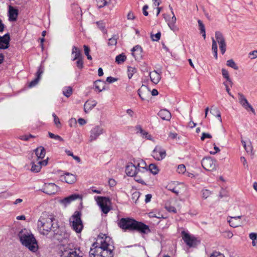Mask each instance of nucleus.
<instances>
[{"label":"nucleus","instance_id":"obj_24","mask_svg":"<svg viewBox=\"0 0 257 257\" xmlns=\"http://www.w3.org/2000/svg\"><path fill=\"white\" fill-rule=\"evenodd\" d=\"M61 180L68 184H73L76 181V177L70 173H65L63 176H61Z\"/></svg>","mask_w":257,"mask_h":257},{"label":"nucleus","instance_id":"obj_9","mask_svg":"<svg viewBox=\"0 0 257 257\" xmlns=\"http://www.w3.org/2000/svg\"><path fill=\"white\" fill-rule=\"evenodd\" d=\"M142 159H133L131 162H128L125 167V173L127 176L134 177L136 176L139 169Z\"/></svg>","mask_w":257,"mask_h":257},{"label":"nucleus","instance_id":"obj_17","mask_svg":"<svg viewBox=\"0 0 257 257\" xmlns=\"http://www.w3.org/2000/svg\"><path fill=\"white\" fill-rule=\"evenodd\" d=\"M132 54L135 59L140 61L143 58V49L139 45H136L132 49Z\"/></svg>","mask_w":257,"mask_h":257},{"label":"nucleus","instance_id":"obj_48","mask_svg":"<svg viewBox=\"0 0 257 257\" xmlns=\"http://www.w3.org/2000/svg\"><path fill=\"white\" fill-rule=\"evenodd\" d=\"M151 37L153 41H158L160 39L161 33L158 32L156 34H151Z\"/></svg>","mask_w":257,"mask_h":257},{"label":"nucleus","instance_id":"obj_44","mask_svg":"<svg viewBox=\"0 0 257 257\" xmlns=\"http://www.w3.org/2000/svg\"><path fill=\"white\" fill-rule=\"evenodd\" d=\"M49 136L50 138L51 139H55V140H58L60 142H63L64 141V140L62 138H61L60 136L59 135H55L52 133H50L49 132Z\"/></svg>","mask_w":257,"mask_h":257},{"label":"nucleus","instance_id":"obj_50","mask_svg":"<svg viewBox=\"0 0 257 257\" xmlns=\"http://www.w3.org/2000/svg\"><path fill=\"white\" fill-rule=\"evenodd\" d=\"M44 71L43 67L41 65L39 67L36 73V77L40 79L42 74Z\"/></svg>","mask_w":257,"mask_h":257},{"label":"nucleus","instance_id":"obj_42","mask_svg":"<svg viewBox=\"0 0 257 257\" xmlns=\"http://www.w3.org/2000/svg\"><path fill=\"white\" fill-rule=\"evenodd\" d=\"M202 197L203 199H206L211 195V192L208 189H203L201 191Z\"/></svg>","mask_w":257,"mask_h":257},{"label":"nucleus","instance_id":"obj_18","mask_svg":"<svg viewBox=\"0 0 257 257\" xmlns=\"http://www.w3.org/2000/svg\"><path fill=\"white\" fill-rule=\"evenodd\" d=\"M10 36L9 33L0 36V49H6L9 47Z\"/></svg>","mask_w":257,"mask_h":257},{"label":"nucleus","instance_id":"obj_45","mask_svg":"<svg viewBox=\"0 0 257 257\" xmlns=\"http://www.w3.org/2000/svg\"><path fill=\"white\" fill-rule=\"evenodd\" d=\"M177 171L179 174H184L186 172V167L184 165L180 164L178 166Z\"/></svg>","mask_w":257,"mask_h":257},{"label":"nucleus","instance_id":"obj_16","mask_svg":"<svg viewBox=\"0 0 257 257\" xmlns=\"http://www.w3.org/2000/svg\"><path fill=\"white\" fill-rule=\"evenodd\" d=\"M238 100L239 103L246 109L249 108L252 112H254V110L251 105L248 103L245 96L240 93H238Z\"/></svg>","mask_w":257,"mask_h":257},{"label":"nucleus","instance_id":"obj_13","mask_svg":"<svg viewBox=\"0 0 257 257\" xmlns=\"http://www.w3.org/2000/svg\"><path fill=\"white\" fill-rule=\"evenodd\" d=\"M152 157L157 161L163 160L166 156V152L164 149L157 146L152 152Z\"/></svg>","mask_w":257,"mask_h":257},{"label":"nucleus","instance_id":"obj_39","mask_svg":"<svg viewBox=\"0 0 257 257\" xmlns=\"http://www.w3.org/2000/svg\"><path fill=\"white\" fill-rule=\"evenodd\" d=\"M126 60V56L123 53L117 55L115 57V61L118 64H121L123 63Z\"/></svg>","mask_w":257,"mask_h":257},{"label":"nucleus","instance_id":"obj_15","mask_svg":"<svg viewBox=\"0 0 257 257\" xmlns=\"http://www.w3.org/2000/svg\"><path fill=\"white\" fill-rule=\"evenodd\" d=\"M48 158L43 161L37 160L36 162H32L31 163V171L35 173L39 172L42 168V166H45L48 164Z\"/></svg>","mask_w":257,"mask_h":257},{"label":"nucleus","instance_id":"obj_49","mask_svg":"<svg viewBox=\"0 0 257 257\" xmlns=\"http://www.w3.org/2000/svg\"><path fill=\"white\" fill-rule=\"evenodd\" d=\"M76 61V65L78 68L79 69H82L83 67V61L82 59V57L77 58Z\"/></svg>","mask_w":257,"mask_h":257},{"label":"nucleus","instance_id":"obj_64","mask_svg":"<svg viewBox=\"0 0 257 257\" xmlns=\"http://www.w3.org/2000/svg\"><path fill=\"white\" fill-rule=\"evenodd\" d=\"M249 55H252L253 57L251 58V59H255L257 58V50H254L252 52H250L249 53Z\"/></svg>","mask_w":257,"mask_h":257},{"label":"nucleus","instance_id":"obj_12","mask_svg":"<svg viewBox=\"0 0 257 257\" xmlns=\"http://www.w3.org/2000/svg\"><path fill=\"white\" fill-rule=\"evenodd\" d=\"M105 132L104 128L99 125L93 127L90 131L89 142L95 141L99 136Z\"/></svg>","mask_w":257,"mask_h":257},{"label":"nucleus","instance_id":"obj_43","mask_svg":"<svg viewBox=\"0 0 257 257\" xmlns=\"http://www.w3.org/2000/svg\"><path fill=\"white\" fill-rule=\"evenodd\" d=\"M140 193L138 191H135L132 194V199L134 203H137V201L140 197Z\"/></svg>","mask_w":257,"mask_h":257},{"label":"nucleus","instance_id":"obj_32","mask_svg":"<svg viewBox=\"0 0 257 257\" xmlns=\"http://www.w3.org/2000/svg\"><path fill=\"white\" fill-rule=\"evenodd\" d=\"M72 54L74 55V57L72 60L73 61L76 60L77 58L82 57L80 50L76 46L72 47Z\"/></svg>","mask_w":257,"mask_h":257},{"label":"nucleus","instance_id":"obj_34","mask_svg":"<svg viewBox=\"0 0 257 257\" xmlns=\"http://www.w3.org/2000/svg\"><path fill=\"white\" fill-rule=\"evenodd\" d=\"M221 71H222V76H223V77L226 79L227 81L228 82V83L230 85V86H232L233 83L229 77V73H228V71L223 68L222 69Z\"/></svg>","mask_w":257,"mask_h":257},{"label":"nucleus","instance_id":"obj_6","mask_svg":"<svg viewBox=\"0 0 257 257\" xmlns=\"http://www.w3.org/2000/svg\"><path fill=\"white\" fill-rule=\"evenodd\" d=\"M136 176L135 177L136 181L143 185H146L145 181L149 179L150 177V171L147 168V165L143 160L141 161V164Z\"/></svg>","mask_w":257,"mask_h":257},{"label":"nucleus","instance_id":"obj_36","mask_svg":"<svg viewBox=\"0 0 257 257\" xmlns=\"http://www.w3.org/2000/svg\"><path fill=\"white\" fill-rule=\"evenodd\" d=\"M211 110L212 111H211V113L215 115L216 117H217L218 119H219V121L221 122H222V119H221V114H220V112L219 111V110H218V109L216 107H214L213 108H212V107H211Z\"/></svg>","mask_w":257,"mask_h":257},{"label":"nucleus","instance_id":"obj_11","mask_svg":"<svg viewBox=\"0 0 257 257\" xmlns=\"http://www.w3.org/2000/svg\"><path fill=\"white\" fill-rule=\"evenodd\" d=\"M202 167L206 171H212L216 168V161L208 157L204 158L201 161Z\"/></svg>","mask_w":257,"mask_h":257},{"label":"nucleus","instance_id":"obj_3","mask_svg":"<svg viewBox=\"0 0 257 257\" xmlns=\"http://www.w3.org/2000/svg\"><path fill=\"white\" fill-rule=\"evenodd\" d=\"M118 226L123 230H137L145 233L150 231L149 227L144 223L130 218H122L117 222Z\"/></svg>","mask_w":257,"mask_h":257},{"label":"nucleus","instance_id":"obj_40","mask_svg":"<svg viewBox=\"0 0 257 257\" xmlns=\"http://www.w3.org/2000/svg\"><path fill=\"white\" fill-rule=\"evenodd\" d=\"M117 36L113 35L111 38L109 39L108 45L109 46H115L117 43Z\"/></svg>","mask_w":257,"mask_h":257},{"label":"nucleus","instance_id":"obj_28","mask_svg":"<svg viewBox=\"0 0 257 257\" xmlns=\"http://www.w3.org/2000/svg\"><path fill=\"white\" fill-rule=\"evenodd\" d=\"M97 104V102L94 100H89L87 101L84 105V109L85 112L87 113L88 111L93 109Z\"/></svg>","mask_w":257,"mask_h":257},{"label":"nucleus","instance_id":"obj_31","mask_svg":"<svg viewBox=\"0 0 257 257\" xmlns=\"http://www.w3.org/2000/svg\"><path fill=\"white\" fill-rule=\"evenodd\" d=\"M94 85L95 90L98 91V92H101L104 89L105 83L103 81L96 80L94 82Z\"/></svg>","mask_w":257,"mask_h":257},{"label":"nucleus","instance_id":"obj_7","mask_svg":"<svg viewBox=\"0 0 257 257\" xmlns=\"http://www.w3.org/2000/svg\"><path fill=\"white\" fill-rule=\"evenodd\" d=\"M81 216V212L76 211L69 219L70 226L76 233H80L83 228Z\"/></svg>","mask_w":257,"mask_h":257},{"label":"nucleus","instance_id":"obj_21","mask_svg":"<svg viewBox=\"0 0 257 257\" xmlns=\"http://www.w3.org/2000/svg\"><path fill=\"white\" fill-rule=\"evenodd\" d=\"M18 10L11 6L9 7L8 17L10 22H15L17 20L18 16Z\"/></svg>","mask_w":257,"mask_h":257},{"label":"nucleus","instance_id":"obj_38","mask_svg":"<svg viewBox=\"0 0 257 257\" xmlns=\"http://www.w3.org/2000/svg\"><path fill=\"white\" fill-rule=\"evenodd\" d=\"M137 70L135 67H128L127 68V76L129 79H131L133 75L137 72Z\"/></svg>","mask_w":257,"mask_h":257},{"label":"nucleus","instance_id":"obj_63","mask_svg":"<svg viewBox=\"0 0 257 257\" xmlns=\"http://www.w3.org/2000/svg\"><path fill=\"white\" fill-rule=\"evenodd\" d=\"M84 53L87 56V55L89 54L90 52V49L88 46L84 45Z\"/></svg>","mask_w":257,"mask_h":257},{"label":"nucleus","instance_id":"obj_55","mask_svg":"<svg viewBox=\"0 0 257 257\" xmlns=\"http://www.w3.org/2000/svg\"><path fill=\"white\" fill-rule=\"evenodd\" d=\"M223 236L225 238H231L233 236V233L230 231H225L223 232Z\"/></svg>","mask_w":257,"mask_h":257},{"label":"nucleus","instance_id":"obj_19","mask_svg":"<svg viewBox=\"0 0 257 257\" xmlns=\"http://www.w3.org/2000/svg\"><path fill=\"white\" fill-rule=\"evenodd\" d=\"M77 199H80L82 200V196L80 195L77 194H72L67 197L64 198L63 199L61 200V203L64 204L65 206H67L69 203H70L72 201L76 200Z\"/></svg>","mask_w":257,"mask_h":257},{"label":"nucleus","instance_id":"obj_57","mask_svg":"<svg viewBox=\"0 0 257 257\" xmlns=\"http://www.w3.org/2000/svg\"><path fill=\"white\" fill-rule=\"evenodd\" d=\"M165 208L166 209L169 211V212H174V213H176V208H175V207L174 206H170V205H169V206H165Z\"/></svg>","mask_w":257,"mask_h":257},{"label":"nucleus","instance_id":"obj_37","mask_svg":"<svg viewBox=\"0 0 257 257\" xmlns=\"http://www.w3.org/2000/svg\"><path fill=\"white\" fill-rule=\"evenodd\" d=\"M150 174L152 173L154 175H156L159 172V169L156 165L155 164H150L149 166V170Z\"/></svg>","mask_w":257,"mask_h":257},{"label":"nucleus","instance_id":"obj_30","mask_svg":"<svg viewBox=\"0 0 257 257\" xmlns=\"http://www.w3.org/2000/svg\"><path fill=\"white\" fill-rule=\"evenodd\" d=\"M136 130L137 133H140L143 138H146L148 140H151V136L149 133L143 130L140 125H137L136 127Z\"/></svg>","mask_w":257,"mask_h":257},{"label":"nucleus","instance_id":"obj_61","mask_svg":"<svg viewBox=\"0 0 257 257\" xmlns=\"http://www.w3.org/2000/svg\"><path fill=\"white\" fill-rule=\"evenodd\" d=\"M34 137L33 136H32V135H30L29 136L25 135V136H21L20 138L22 140L28 141L30 139V138H34Z\"/></svg>","mask_w":257,"mask_h":257},{"label":"nucleus","instance_id":"obj_2","mask_svg":"<svg viewBox=\"0 0 257 257\" xmlns=\"http://www.w3.org/2000/svg\"><path fill=\"white\" fill-rule=\"evenodd\" d=\"M55 220L53 214L47 212H43L37 221V229L43 235H47L55 227L53 222Z\"/></svg>","mask_w":257,"mask_h":257},{"label":"nucleus","instance_id":"obj_23","mask_svg":"<svg viewBox=\"0 0 257 257\" xmlns=\"http://www.w3.org/2000/svg\"><path fill=\"white\" fill-rule=\"evenodd\" d=\"M138 94L142 100H146L149 95V92L147 87L142 85L138 91Z\"/></svg>","mask_w":257,"mask_h":257},{"label":"nucleus","instance_id":"obj_22","mask_svg":"<svg viewBox=\"0 0 257 257\" xmlns=\"http://www.w3.org/2000/svg\"><path fill=\"white\" fill-rule=\"evenodd\" d=\"M183 235V239L184 242L190 247L193 246L196 244V239L188 233L182 232Z\"/></svg>","mask_w":257,"mask_h":257},{"label":"nucleus","instance_id":"obj_8","mask_svg":"<svg viewBox=\"0 0 257 257\" xmlns=\"http://www.w3.org/2000/svg\"><path fill=\"white\" fill-rule=\"evenodd\" d=\"M83 255L79 247L71 248L69 246H64L61 249V257H83Z\"/></svg>","mask_w":257,"mask_h":257},{"label":"nucleus","instance_id":"obj_25","mask_svg":"<svg viewBox=\"0 0 257 257\" xmlns=\"http://www.w3.org/2000/svg\"><path fill=\"white\" fill-rule=\"evenodd\" d=\"M161 71L158 72V71L154 70L152 72H151L149 75L151 81L156 84H158L161 78Z\"/></svg>","mask_w":257,"mask_h":257},{"label":"nucleus","instance_id":"obj_27","mask_svg":"<svg viewBox=\"0 0 257 257\" xmlns=\"http://www.w3.org/2000/svg\"><path fill=\"white\" fill-rule=\"evenodd\" d=\"M35 154L37 157L38 161L43 159L46 155V150L42 146H40L35 150Z\"/></svg>","mask_w":257,"mask_h":257},{"label":"nucleus","instance_id":"obj_47","mask_svg":"<svg viewBox=\"0 0 257 257\" xmlns=\"http://www.w3.org/2000/svg\"><path fill=\"white\" fill-rule=\"evenodd\" d=\"M97 5L99 8H101L107 4L106 0H96Z\"/></svg>","mask_w":257,"mask_h":257},{"label":"nucleus","instance_id":"obj_5","mask_svg":"<svg viewBox=\"0 0 257 257\" xmlns=\"http://www.w3.org/2000/svg\"><path fill=\"white\" fill-rule=\"evenodd\" d=\"M216 40L212 38V50L214 53V56L217 59V46L216 42L218 43L219 47L222 54H224L226 51V45L225 39L222 33L219 31L215 32Z\"/></svg>","mask_w":257,"mask_h":257},{"label":"nucleus","instance_id":"obj_41","mask_svg":"<svg viewBox=\"0 0 257 257\" xmlns=\"http://www.w3.org/2000/svg\"><path fill=\"white\" fill-rule=\"evenodd\" d=\"M226 65L232 68L234 70H238V66L232 59L227 60L226 62Z\"/></svg>","mask_w":257,"mask_h":257},{"label":"nucleus","instance_id":"obj_1","mask_svg":"<svg viewBox=\"0 0 257 257\" xmlns=\"http://www.w3.org/2000/svg\"><path fill=\"white\" fill-rule=\"evenodd\" d=\"M114 247L112 239L101 234L97 237L89 251L90 257H113Z\"/></svg>","mask_w":257,"mask_h":257},{"label":"nucleus","instance_id":"obj_26","mask_svg":"<svg viewBox=\"0 0 257 257\" xmlns=\"http://www.w3.org/2000/svg\"><path fill=\"white\" fill-rule=\"evenodd\" d=\"M240 218V216L229 217V219L228 220V222L230 226L232 227H237L240 225L241 223Z\"/></svg>","mask_w":257,"mask_h":257},{"label":"nucleus","instance_id":"obj_51","mask_svg":"<svg viewBox=\"0 0 257 257\" xmlns=\"http://www.w3.org/2000/svg\"><path fill=\"white\" fill-rule=\"evenodd\" d=\"M39 80H40V79L36 77V78H35L33 80H32V81H31L30 82V83L29 84V87L30 88L34 87L35 85H36L38 84Z\"/></svg>","mask_w":257,"mask_h":257},{"label":"nucleus","instance_id":"obj_52","mask_svg":"<svg viewBox=\"0 0 257 257\" xmlns=\"http://www.w3.org/2000/svg\"><path fill=\"white\" fill-rule=\"evenodd\" d=\"M96 24L98 28L102 31L105 32V25L104 23L102 21H98L96 23Z\"/></svg>","mask_w":257,"mask_h":257},{"label":"nucleus","instance_id":"obj_33","mask_svg":"<svg viewBox=\"0 0 257 257\" xmlns=\"http://www.w3.org/2000/svg\"><path fill=\"white\" fill-rule=\"evenodd\" d=\"M73 90L71 86H66L63 89V94L67 97H69L72 94Z\"/></svg>","mask_w":257,"mask_h":257},{"label":"nucleus","instance_id":"obj_29","mask_svg":"<svg viewBox=\"0 0 257 257\" xmlns=\"http://www.w3.org/2000/svg\"><path fill=\"white\" fill-rule=\"evenodd\" d=\"M158 115L163 119L170 120L171 118V113L167 109H161L158 113Z\"/></svg>","mask_w":257,"mask_h":257},{"label":"nucleus","instance_id":"obj_59","mask_svg":"<svg viewBox=\"0 0 257 257\" xmlns=\"http://www.w3.org/2000/svg\"><path fill=\"white\" fill-rule=\"evenodd\" d=\"M117 80V78L112 77L111 76L107 77L106 78V81L108 82L109 83H113Z\"/></svg>","mask_w":257,"mask_h":257},{"label":"nucleus","instance_id":"obj_62","mask_svg":"<svg viewBox=\"0 0 257 257\" xmlns=\"http://www.w3.org/2000/svg\"><path fill=\"white\" fill-rule=\"evenodd\" d=\"M148 8H149V7L148 5H145L143 8V14L145 16H147L148 15V12L147 11L148 10Z\"/></svg>","mask_w":257,"mask_h":257},{"label":"nucleus","instance_id":"obj_20","mask_svg":"<svg viewBox=\"0 0 257 257\" xmlns=\"http://www.w3.org/2000/svg\"><path fill=\"white\" fill-rule=\"evenodd\" d=\"M169 7L173 16L172 18L168 21V25L171 30L175 32L178 30V28L175 25L177 19L173 12L172 7L170 5Z\"/></svg>","mask_w":257,"mask_h":257},{"label":"nucleus","instance_id":"obj_58","mask_svg":"<svg viewBox=\"0 0 257 257\" xmlns=\"http://www.w3.org/2000/svg\"><path fill=\"white\" fill-rule=\"evenodd\" d=\"M136 18V17L135 16L134 13L130 11L128 12V13L127 15V19L128 20H134Z\"/></svg>","mask_w":257,"mask_h":257},{"label":"nucleus","instance_id":"obj_14","mask_svg":"<svg viewBox=\"0 0 257 257\" xmlns=\"http://www.w3.org/2000/svg\"><path fill=\"white\" fill-rule=\"evenodd\" d=\"M59 189V187L54 183H45L41 190L46 194L52 195L57 193Z\"/></svg>","mask_w":257,"mask_h":257},{"label":"nucleus","instance_id":"obj_4","mask_svg":"<svg viewBox=\"0 0 257 257\" xmlns=\"http://www.w3.org/2000/svg\"><path fill=\"white\" fill-rule=\"evenodd\" d=\"M20 240L24 246L30 251L35 252L38 249V244L33 234L27 230L22 231L19 234Z\"/></svg>","mask_w":257,"mask_h":257},{"label":"nucleus","instance_id":"obj_60","mask_svg":"<svg viewBox=\"0 0 257 257\" xmlns=\"http://www.w3.org/2000/svg\"><path fill=\"white\" fill-rule=\"evenodd\" d=\"M213 146L214 150H215V151L214 152H210V154H212V155H215L217 153L219 152L220 150L219 148L216 146L215 143H214L213 144Z\"/></svg>","mask_w":257,"mask_h":257},{"label":"nucleus","instance_id":"obj_56","mask_svg":"<svg viewBox=\"0 0 257 257\" xmlns=\"http://www.w3.org/2000/svg\"><path fill=\"white\" fill-rule=\"evenodd\" d=\"M210 257H225L224 254L217 251L213 252Z\"/></svg>","mask_w":257,"mask_h":257},{"label":"nucleus","instance_id":"obj_54","mask_svg":"<svg viewBox=\"0 0 257 257\" xmlns=\"http://www.w3.org/2000/svg\"><path fill=\"white\" fill-rule=\"evenodd\" d=\"M212 138V136L209 133H203L202 136L201 137V140L204 141L205 139H210Z\"/></svg>","mask_w":257,"mask_h":257},{"label":"nucleus","instance_id":"obj_46","mask_svg":"<svg viewBox=\"0 0 257 257\" xmlns=\"http://www.w3.org/2000/svg\"><path fill=\"white\" fill-rule=\"evenodd\" d=\"M52 116L54 117V123L56 124V125L57 126V127H60L61 126V124L60 119L58 118V117L56 115V114L55 113H53L52 114Z\"/></svg>","mask_w":257,"mask_h":257},{"label":"nucleus","instance_id":"obj_53","mask_svg":"<svg viewBox=\"0 0 257 257\" xmlns=\"http://www.w3.org/2000/svg\"><path fill=\"white\" fill-rule=\"evenodd\" d=\"M241 143L244 148V149L247 152H250L252 150L251 149V147L250 145H248L247 146L245 142L244 141H243L242 140L241 141Z\"/></svg>","mask_w":257,"mask_h":257},{"label":"nucleus","instance_id":"obj_35","mask_svg":"<svg viewBox=\"0 0 257 257\" xmlns=\"http://www.w3.org/2000/svg\"><path fill=\"white\" fill-rule=\"evenodd\" d=\"M197 22L198 23L200 33L202 34V37L205 39L206 38L205 26H204V24H203L202 22L200 20H198Z\"/></svg>","mask_w":257,"mask_h":257},{"label":"nucleus","instance_id":"obj_10","mask_svg":"<svg viewBox=\"0 0 257 257\" xmlns=\"http://www.w3.org/2000/svg\"><path fill=\"white\" fill-rule=\"evenodd\" d=\"M97 204L104 214H107L111 209V201L106 197L97 196L95 197Z\"/></svg>","mask_w":257,"mask_h":257}]
</instances>
